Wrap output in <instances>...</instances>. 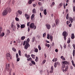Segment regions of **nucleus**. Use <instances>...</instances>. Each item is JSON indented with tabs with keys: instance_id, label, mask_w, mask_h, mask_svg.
Instances as JSON below:
<instances>
[{
	"instance_id": "f257e3e1",
	"label": "nucleus",
	"mask_w": 75,
	"mask_h": 75,
	"mask_svg": "<svg viewBox=\"0 0 75 75\" xmlns=\"http://www.w3.org/2000/svg\"><path fill=\"white\" fill-rule=\"evenodd\" d=\"M11 11V9L10 8H7L3 11L2 13V16H6V15L8 14V12L10 13Z\"/></svg>"
},
{
	"instance_id": "f03ea898",
	"label": "nucleus",
	"mask_w": 75,
	"mask_h": 75,
	"mask_svg": "<svg viewBox=\"0 0 75 75\" xmlns=\"http://www.w3.org/2000/svg\"><path fill=\"white\" fill-rule=\"evenodd\" d=\"M62 63L63 64H62V71L64 72V68H65L66 67V66L65 64L67 65V64H68V62L67 61H64L62 62Z\"/></svg>"
},
{
	"instance_id": "7ed1b4c3",
	"label": "nucleus",
	"mask_w": 75,
	"mask_h": 75,
	"mask_svg": "<svg viewBox=\"0 0 75 75\" xmlns=\"http://www.w3.org/2000/svg\"><path fill=\"white\" fill-rule=\"evenodd\" d=\"M6 57L8 62L10 61V59H12V56H11V54L10 53H8L6 54Z\"/></svg>"
},
{
	"instance_id": "20e7f679",
	"label": "nucleus",
	"mask_w": 75,
	"mask_h": 75,
	"mask_svg": "<svg viewBox=\"0 0 75 75\" xmlns=\"http://www.w3.org/2000/svg\"><path fill=\"white\" fill-rule=\"evenodd\" d=\"M63 36H64V40H67V36H68V33L66 31H64L62 33Z\"/></svg>"
},
{
	"instance_id": "39448f33",
	"label": "nucleus",
	"mask_w": 75,
	"mask_h": 75,
	"mask_svg": "<svg viewBox=\"0 0 75 75\" xmlns=\"http://www.w3.org/2000/svg\"><path fill=\"white\" fill-rule=\"evenodd\" d=\"M34 26H35V24L34 23H32L29 25L30 28L31 29L34 28Z\"/></svg>"
},
{
	"instance_id": "423d86ee",
	"label": "nucleus",
	"mask_w": 75,
	"mask_h": 75,
	"mask_svg": "<svg viewBox=\"0 0 75 75\" xmlns=\"http://www.w3.org/2000/svg\"><path fill=\"white\" fill-rule=\"evenodd\" d=\"M30 47V44L27 43H26L25 45L24 46V48L25 50H27L28 48Z\"/></svg>"
},
{
	"instance_id": "0eeeda50",
	"label": "nucleus",
	"mask_w": 75,
	"mask_h": 75,
	"mask_svg": "<svg viewBox=\"0 0 75 75\" xmlns=\"http://www.w3.org/2000/svg\"><path fill=\"white\" fill-rule=\"evenodd\" d=\"M10 64H7L6 65V68L8 70V71H9V68H10Z\"/></svg>"
},
{
	"instance_id": "6e6552de",
	"label": "nucleus",
	"mask_w": 75,
	"mask_h": 75,
	"mask_svg": "<svg viewBox=\"0 0 75 75\" xmlns=\"http://www.w3.org/2000/svg\"><path fill=\"white\" fill-rule=\"evenodd\" d=\"M25 16L26 19H27V20H28V19H29V17H30V16H29V15L25 13Z\"/></svg>"
},
{
	"instance_id": "1a4fd4ad",
	"label": "nucleus",
	"mask_w": 75,
	"mask_h": 75,
	"mask_svg": "<svg viewBox=\"0 0 75 75\" xmlns=\"http://www.w3.org/2000/svg\"><path fill=\"white\" fill-rule=\"evenodd\" d=\"M46 27L48 30H50L51 28V25L49 24L46 25Z\"/></svg>"
},
{
	"instance_id": "9d476101",
	"label": "nucleus",
	"mask_w": 75,
	"mask_h": 75,
	"mask_svg": "<svg viewBox=\"0 0 75 75\" xmlns=\"http://www.w3.org/2000/svg\"><path fill=\"white\" fill-rule=\"evenodd\" d=\"M13 30H14L15 28V26L14 25V23H12L11 24V28H12Z\"/></svg>"
},
{
	"instance_id": "9b49d317",
	"label": "nucleus",
	"mask_w": 75,
	"mask_h": 75,
	"mask_svg": "<svg viewBox=\"0 0 75 75\" xmlns=\"http://www.w3.org/2000/svg\"><path fill=\"white\" fill-rule=\"evenodd\" d=\"M35 0H29L28 1V3L29 4H32V3H33V1H34Z\"/></svg>"
},
{
	"instance_id": "f8f14e48",
	"label": "nucleus",
	"mask_w": 75,
	"mask_h": 75,
	"mask_svg": "<svg viewBox=\"0 0 75 75\" xmlns=\"http://www.w3.org/2000/svg\"><path fill=\"white\" fill-rule=\"evenodd\" d=\"M69 20L71 21V23H73V19L71 18V17H70L69 18Z\"/></svg>"
},
{
	"instance_id": "ddd939ff",
	"label": "nucleus",
	"mask_w": 75,
	"mask_h": 75,
	"mask_svg": "<svg viewBox=\"0 0 75 75\" xmlns=\"http://www.w3.org/2000/svg\"><path fill=\"white\" fill-rule=\"evenodd\" d=\"M17 12L19 14H20V15H21L22 14V11L19 10Z\"/></svg>"
},
{
	"instance_id": "4468645a",
	"label": "nucleus",
	"mask_w": 75,
	"mask_h": 75,
	"mask_svg": "<svg viewBox=\"0 0 75 75\" xmlns=\"http://www.w3.org/2000/svg\"><path fill=\"white\" fill-rule=\"evenodd\" d=\"M25 25L24 24L21 25V28H25Z\"/></svg>"
},
{
	"instance_id": "2eb2a0df",
	"label": "nucleus",
	"mask_w": 75,
	"mask_h": 75,
	"mask_svg": "<svg viewBox=\"0 0 75 75\" xmlns=\"http://www.w3.org/2000/svg\"><path fill=\"white\" fill-rule=\"evenodd\" d=\"M29 42H30V39L29 38H28L27 39L26 42V44H29Z\"/></svg>"
},
{
	"instance_id": "dca6fc26",
	"label": "nucleus",
	"mask_w": 75,
	"mask_h": 75,
	"mask_svg": "<svg viewBox=\"0 0 75 75\" xmlns=\"http://www.w3.org/2000/svg\"><path fill=\"white\" fill-rule=\"evenodd\" d=\"M34 17H35V14H33L31 16V19L33 20L34 18Z\"/></svg>"
},
{
	"instance_id": "f3484780",
	"label": "nucleus",
	"mask_w": 75,
	"mask_h": 75,
	"mask_svg": "<svg viewBox=\"0 0 75 75\" xmlns=\"http://www.w3.org/2000/svg\"><path fill=\"white\" fill-rule=\"evenodd\" d=\"M55 22L56 25H58V23H59V21L57 20H56L55 21Z\"/></svg>"
},
{
	"instance_id": "a211bd4d",
	"label": "nucleus",
	"mask_w": 75,
	"mask_h": 75,
	"mask_svg": "<svg viewBox=\"0 0 75 75\" xmlns=\"http://www.w3.org/2000/svg\"><path fill=\"white\" fill-rule=\"evenodd\" d=\"M57 60H58V59H57V58H56L55 59V58H54V59L52 60V61L53 62H54V61H55V62H57Z\"/></svg>"
},
{
	"instance_id": "6ab92c4d",
	"label": "nucleus",
	"mask_w": 75,
	"mask_h": 75,
	"mask_svg": "<svg viewBox=\"0 0 75 75\" xmlns=\"http://www.w3.org/2000/svg\"><path fill=\"white\" fill-rule=\"evenodd\" d=\"M0 35L1 37H3L4 35V33H1V32L0 33Z\"/></svg>"
},
{
	"instance_id": "aec40b11",
	"label": "nucleus",
	"mask_w": 75,
	"mask_h": 75,
	"mask_svg": "<svg viewBox=\"0 0 75 75\" xmlns=\"http://www.w3.org/2000/svg\"><path fill=\"white\" fill-rule=\"evenodd\" d=\"M44 13L45 15H47V10L46 9H45L44 10Z\"/></svg>"
},
{
	"instance_id": "412c9836",
	"label": "nucleus",
	"mask_w": 75,
	"mask_h": 75,
	"mask_svg": "<svg viewBox=\"0 0 75 75\" xmlns=\"http://www.w3.org/2000/svg\"><path fill=\"white\" fill-rule=\"evenodd\" d=\"M71 62L72 63V65H73L74 67H75V64H74V61H73V60L71 61Z\"/></svg>"
},
{
	"instance_id": "4be33fe9",
	"label": "nucleus",
	"mask_w": 75,
	"mask_h": 75,
	"mask_svg": "<svg viewBox=\"0 0 75 75\" xmlns=\"http://www.w3.org/2000/svg\"><path fill=\"white\" fill-rule=\"evenodd\" d=\"M34 52H38V50L37 48H35L34 50Z\"/></svg>"
},
{
	"instance_id": "5701e85b",
	"label": "nucleus",
	"mask_w": 75,
	"mask_h": 75,
	"mask_svg": "<svg viewBox=\"0 0 75 75\" xmlns=\"http://www.w3.org/2000/svg\"><path fill=\"white\" fill-rule=\"evenodd\" d=\"M31 62L32 64H33V65H35V62L34 61L32 60L31 61Z\"/></svg>"
},
{
	"instance_id": "b1692460",
	"label": "nucleus",
	"mask_w": 75,
	"mask_h": 75,
	"mask_svg": "<svg viewBox=\"0 0 75 75\" xmlns=\"http://www.w3.org/2000/svg\"><path fill=\"white\" fill-rule=\"evenodd\" d=\"M75 38V36L74 35V34H71V38L72 39H74Z\"/></svg>"
},
{
	"instance_id": "393cba45",
	"label": "nucleus",
	"mask_w": 75,
	"mask_h": 75,
	"mask_svg": "<svg viewBox=\"0 0 75 75\" xmlns=\"http://www.w3.org/2000/svg\"><path fill=\"white\" fill-rule=\"evenodd\" d=\"M25 38V36H22L21 38V40H24V39Z\"/></svg>"
},
{
	"instance_id": "a878e982",
	"label": "nucleus",
	"mask_w": 75,
	"mask_h": 75,
	"mask_svg": "<svg viewBox=\"0 0 75 75\" xmlns=\"http://www.w3.org/2000/svg\"><path fill=\"white\" fill-rule=\"evenodd\" d=\"M33 13H36V11L35 10V9L34 8L33 10Z\"/></svg>"
},
{
	"instance_id": "bb28decb",
	"label": "nucleus",
	"mask_w": 75,
	"mask_h": 75,
	"mask_svg": "<svg viewBox=\"0 0 75 75\" xmlns=\"http://www.w3.org/2000/svg\"><path fill=\"white\" fill-rule=\"evenodd\" d=\"M18 54L19 55V56H21V50H18Z\"/></svg>"
},
{
	"instance_id": "cd10ccee",
	"label": "nucleus",
	"mask_w": 75,
	"mask_h": 75,
	"mask_svg": "<svg viewBox=\"0 0 75 75\" xmlns=\"http://www.w3.org/2000/svg\"><path fill=\"white\" fill-rule=\"evenodd\" d=\"M31 56L32 57V58H33V59H35V55L32 54H31Z\"/></svg>"
},
{
	"instance_id": "c85d7f7f",
	"label": "nucleus",
	"mask_w": 75,
	"mask_h": 75,
	"mask_svg": "<svg viewBox=\"0 0 75 75\" xmlns=\"http://www.w3.org/2000/svg\"><path fill=\"white\" fill-rule=\"evenodd\" d=\"M25 56L27 58H30V55H27V54H25Z\"/></svg>"
},
{
	"instance_id": "c756f323",
	"label": "nucleus",
	"mask_w": 75,
	"mask_h": 75,
	"mask_svg": "<svg viewBox=\"0 0 75 75\" xmlns=\"http://www.w3.org/2000/svg\"><path fill=\"white\" fill-rule=\"evenodd\" d=\"M69 18V14L67 13L66 16V18L67 20H68V18Z\"/></svg>"
},
{
	"instance_id": "7c9ffc66",
	"label": "nucleus",
	"mask_w": 75,
	"mask_h": 75,
	"mask_svg": "<svg viewBox=\"0 0 75 75\" xmlns=\"http://www.w3.org/2000/svg\"><path fill=\"white\" fill-rule=\"evenodd\" d=\"M35 37H34L33 38V40H32V42H34V41H35Z\"/></svg>"
},
{
	"instance_id": "2f4dec72",
	"label": "nucleus",
	"mask_w": 75,
	"mask_h": 75,
	"mask_svg": "<svg viewBox=\"0 0 75 75\" xmlns=\"http://www.w3.org/2000/svg\"><path fill=\"white\" fill-rule=\"evenodd\" d=\"M70 42H71L70 39V38H69L68 41H67V43L68 44H69V43H70Z\"/></svg>"
},
{
	"instance_id": "473e14b6",
	"label": "nucleus",
	"mask_w": 75,
	"mask_h": 75,
	"mask_svg": "<svg viewBox=\"0 0 75 75\" xmlns=\"http://www.w3.org/2000/svg\"><path fill=\"white\" fill-rule=\"evenodd\" d=\"M38 48H39V51H40V50H41V47H40V45H38Z\"/></svg>"
},
{
	"instance_id": "72a5a7b5",
	"label": "nucleus",
	"mask_w": 75,
	"mask_h": 75,
	"mask_svg": "<svg viewBox=\"0 0 75 75\" xmlns=\"http://www.w3.org/2000/svg\"><path fill=\"white\" fill-rule=\"evenodd\" d=\"M12 50L13 51H14V52H16V49H15L13 47L12 48Z\"/></svg>"
},
{
	"instance_id": "f704fd0d",
	"label": "nucleus",
	"mask_w": 75,
	"mask_h": 75,
	"mask_svg": "<svg viewBox=\"0 0 75 75\" xmlns=\"http://www.w3.org/2000/svg\"><path fill=\"white\" fill-rule=\"evenodd\" d=\"M27 61H32V58L30 57L29 59H27Z\"/></svg>"
},
{
	"instance_id": "c9c22d12",
	"label": "nucleus",
	"mask_w": 75,
	"mask_h": 75,
	"mask_svg": "<svg viewBox=\"0 0 75 75\" xmlns=\"http://www.w3.org/2000/svg\"><path fill=\"white\" fill-rule=\"evenodd\" d=\"M73 10L74 12H75V6H74L73 7Z\"/></svg>"
},
{
	"instance_id": "e433bc0d",
	"label": "nucleus",
	"mask_w": 75,
	"mask_h": 75,
	"mask_svg": "<svg viewBox=\"0 0 75 75\" xmlns=\"http://www.w3.org/2000/svg\"><path fill=\"white\" fill-rule=\"evenodd\" d=\"M46 62V60L45 59L42 62V64H45V63Z\"/></svg>"
},
{
	"instance_id": "4c0bfd02",
	"label": "nucleus",
	"mask_w": 75,
	"mask_h": 75,
	"mask_svg": "<svg viewBox=\"0 0 75 75\" xmlns=\"http://www.w3.org/2000/svg\"><path fill=\"white\" fill-rule=\"evenodd\" d=\"M47 39H50V34H48L47 35Z\"/></svg>"
},
{
	"instance_id": "58836bf2",
	"label": "nucleus",
	"mask_w": 75,
	"mask_h": 75,
	"mask_svg": "<svg viewBox=\"0 0 75 75\" xmlns=\"http://www.w3.org/2000/svg\"><path fill=\"white\" fill-rule=\"evenodd\" d=\"M57 66V63L55 62L54 63V67L55 68H56Z\"/></svg>"
},
{
	"instance_id": "ea45409f",
	"label": "nucleus",
	"mask_w": 75,
	"mask_h": 75,
	"mask_svg": "<svg viewBox=\"0 0 75 75\" xmlns=\"http://www.w3.org/2000/svg\"><path fill=\"white\" fill-rule=\"evenodd\" d=\"M56 63L57 65H60V63L59 62H56Z\"/></svg>"
},
{
	"instance_id": "a19ab883",
	"label": "nucleus",
	"mask_w": 75,
	"mask_h": 75,
	"mask_svg": "<svg viewBox=\"0 0 75 75\" xmlns=\"http://www.w3.org/2000/svg\"><path fill=\"white\" fill-rule=\"evenodd\" d=\"M40 10L41 11H43L44 10V9H43V8L42 7H41L40 8Z\"/></svg>"
},
{
	"instance_id": "79ce46f5",
	"label": "nucleus",
	"mask_w": 75,
	"mask_h": 75,
	"mask_svg": "<svg viewBox=\"0 0 75 75\" xmlns=\"http://www.w3.org/2000/svg\"><path fill=\"white\" fill-rule=\"evenodd\" d=\"M51 70H52V71H54V67H53V66H52L51 67Z\"/></svg>"
},
{
	"instance_id": "37998d69",
	"label": "nucleus",
	"mask_w": 75,
	"mask_h": 75,
	"mask_svg": "<svg viewBox=\"0 0 75 75\" xmlns=\"http://www.w3.org/2000/svg\"><path fill=\"white\" fill-rule=\"evenodd\" d=\"M15 19L16 21H19V19H18V18H16Z\"/></svg>"
},
{
	"instance_id": "c03bdc74",
	"label": "nucleus",
	"mask_w": 75,
	"mask_h": 75,
	"mask_svg": "<svg viewBox=\"0 0 75 75\" xmlns=\"http://www.w3.org/2000/svg\"><path fill=\"white\" fill-rule=\"evenodd\" d=\"M16 58H18V53H16Z\"/></svg>"
},
{
	"instance_id": "a18cd8bd",
	"label": "nucleus",
	"mask_w": 75,
	"mask_h": 75,
	"mask_svg": "<svg viewBox=\"0 0 75 75\" xmlns=\"http://www.w3.org/2000/svg\"><path fill=\"white\" fill-rule=\"evenodd\" d=\"M64 48V49H66V48H67V46L65 44L63 46Z\"/></svg>"
},
{
	"instance_id": "49530a36",
	"label": "nucleus",
	"mask_w": 75,
	"mask_h": 75,
	"mask_svg": "<svg viewBox=\"0 0 75 75\" xmlns=\"http://www.w3.org/2000/svg\"><path fill=\"white\" fill-rule=\"evenodd\" d=\"M46 35V33H45L43 35V36L44 38L45 37V36Z\"/></svg>"
},
{
	"instance_id": "de8ad7c7",
	"label": "nucleus",
	"mask_w": 75,
	"mask_h": 75,
	"mask_svg": "<svg viewBox=\"0 0 75 75\" xmlns=\"http://www.w3.org/2000/svg\"><path fill=\"white\" fill-rule=\"evenodd\" d=\"M59 5L60 6V7H62V6H63V3H61Z\"/></svg>"
},
{
	"instance_id": "09e8293b",
	"label": "nucleus",
	"mask_w": 75,
	"mask_h": 75,
	"mask_svg": "<svg viewBox=\"0 0 75 75\" xmlns=\"http://www.w3.org/2000/svg\"><path fill=\"white\" fill-rule=\"evenodd\" d=\"M30 23V22H28L27 23V25L28 27H29V25Z\"/></svg>"
},
{
	"instance_id": "8fccbe9b",
	"label": "nucleus",
	"mask_w": 75,
	"mask_h": 75,
	"mask_svg": "<svg viewBox=\"0 0 75 75\" xmlns=\"http://www.w3.org/2000/svg\"><path fill=\"white\" fill-rule=\"evenodd\" d=\"M17 62H18V61H20V58H17Z\"/></svg>"
},
{
	"instance_id": "3c124183",
	"label": "nucleus",
	"mask_w": 75,
	"mask_h": 75,
	"mask_svg": "<svg viewBox=\"0 0 75 75\" xmlns=\"http://www.w3.org/2000/svg\"><path fill=\"white\" fill-rule=\"evenodd\" d=\"M53 38V37L52 35H51L50 36V39H52Z\"/></svg>"
},
{
	"instance_id": "603ef678",
	"label": "nucleus",
	"mask_w": 75,
	"mask_h": 75,
	"mask_svg": "<svg viewBox=\"0 0 75 75\" xmlns=\"http://www.w3.org/2000/svg\"><path fill=\"white\" fill-rule=\"evenodd\" d=\"M25 43H26V40H25L23 44V45H25Z\"/></svg>"
},
{
	"instance_id": "864d4df0",
	"label": "nucleus",
	"mask_w": 75,
	"mask_h": 75,
	"mask_svg": "<svg viewBox=\"0 0 75 75\" xmlns=\"http://www.w3.org/2000/svg\"><path fill=\"white\" fill-rule=\"evenodd\" d=\"M17 25L18 28H20V25H19V24H18V23H17Z\"/></svg>"
},
{
	"instance_id": "5fc2aeb1",
	"label": "nucleus",
	"mask_w": 75,
	"mask_h": 75,
	"mask_svg": "<svg viewBox=\"0 0 75 75\" xmlns=\"http://www.w3.org/2000/svg\"><path fill=\"white\" fill-rule=\"evenodd\" d=\"M30 30V27H28V32H29Z\"/></svg>"
},
{
	"instance_id": "6e6d98bb",
	"label": "nucleus",
	"mask_w": 75,
	"mask_h": 75,
	"mask_svg": "<svg viewBox=\"0 0 75 75\" xmlns=\"http://www.w3.org/2000/svg\"><path fill=\"white\" fill-rule=\"evenodd\" d=\"M38 4L39 6H41V3L39 2L38 3Z\"/></svg>"
},
{
	"instance_id": "4d7b16f0",
	"label": "nucleus",
	"mask_w": 75,
	"mask_h": 75,
	"mask_svg": "<svg viewBox=\"0 0 75 75\" xmlns=\"http://www.w3.org/2000/svg\"><path fill=\"white\" fill-rule=\"evenodd\" d=\"M7 32L8 33H10V31L9 30H7Z\"/></svg>"
},
{
	"instance_id": "13d9d810",
	"label": "nucleus",
	"mask_w": 75,
	"mask_h": 75,
	"mask_svg": "<svg viewBox=\"0 0 75 75\" xmlns=\"http://www.w3.org/2000/svg\"><path fill=\"white\" fill-rule=\"evenodd\" d=\"M55 52H58V50L57 49H56L55 50Z\"/></svg>"
},
{
	"instance_id": "bf43d9fd",
	"label": "nucleus",
	"mask_w": 75,
	"mask_h": 75,
	"mask_svg": "<svg viewBox=\"0 0 75 75\" xmlns=\"http://www.w3.org/2000/svg\"><path fill=\"white\" fill-rule=\"evenodd\" d=\"M68 69H67V68H65V70H64V71L66 72L67 71Z\"/></svg>"
},
{
	"instance_id": "052dcab7",
	"label": "nucleus",
	"mask_w": 75,
	"mask_h": 75,
	"mask_svg": "<svg viewBox=\"0 0 75 75\" xmlns=\"http://www.w3.org/2000/svg\"><path fill=\"white\" fill-rule=\"evenodd\" d=\"M71 26H72V24L70 23L69 25V26L70 27H71Z\"/></svg>"
},
{
	"instance_id": "680f3d73",
	"label": "nucleus",
	"mask_w": 75,
	"mask_h": 75,
	"mask_svg": "<svg viewBox=\"0 0 75 75\" xmlns=\"http://www.w3.org/2000/svg\"><path fill=\"white\" fill-rule=\"evenodd\" d=\"M66 23L67 25H68V24H69V21H67Z\"/></svg>"
},
{
	"instance_id": "e2e57ef3",
	"label": "nucleus",
	"mask_w": 75,
	"mask_h": 75,
	"mask_svg": "<svg viewBox=\"0 0 75 75\" xmlns=\"http://www.w3.org/2000/svg\"><path fill=\"white\" fill-rule=\"evenodd\" d=\"M1 30H2V28L1 27H0V33H1Z\"/></svg>"
},
{
	"instance_id": "0e129e2a",
	"label": "nucleus",
	"mask_w": 75,
	"mask_h": 75,
	"mask_svg": "<svg viewBox=\"0 0 75 75\" xmlns=\"http://www.w3.org/2000/svg\"><path fill=\"white\" fill-rule=\"evenodd\" d=\"M33 6L34 7H35V6H36V5H35V4H33Z\"/></svg>"
},
{
	"instance_id": "69168bd1",
	"label": "nucleus",
	"mask_w": 75,
	"mask_h": 75,
	"mask_svg": "<svg viewBox=\"0 0 75 75\" xmlns=\"http://www.w3.org/2000/svg\"><path fill=\"white\" fill-rule=\"evenodd\" d=\"M40 17L41 18L42 17V15H41V13H40Z\"/></svg>"
},
{
	"instance_id": "338daca9",
	"label": "nucleus",
	"mask_w": 75,
	"mask_h": 75,
	"mask_svg": "<svg viewBox=\"0 0 75 75\" xmlns=\"http://www.w3.org/2000/svg\"><path fill=\"white\" fill-rule=\"evenodd\" d=\"M69 0H67L66 1V3H69Z\"/></svg>"
},
{
	"instance_id": "774afa93",
	"label": "nucleus",
	"mask_w": 75,
	"mask_h": 75,
	"mask_svg": "<svg viewBox=\"0 0 75 75\" xmlns=\"http://www.w3.org/2000/svg\"><path fill=\"white\" fill-rule=\"evenodd\" d=\"M11 71H12V69L11 68H10L9 69V72H11Z\"/></svg>"
}]
</instances>
